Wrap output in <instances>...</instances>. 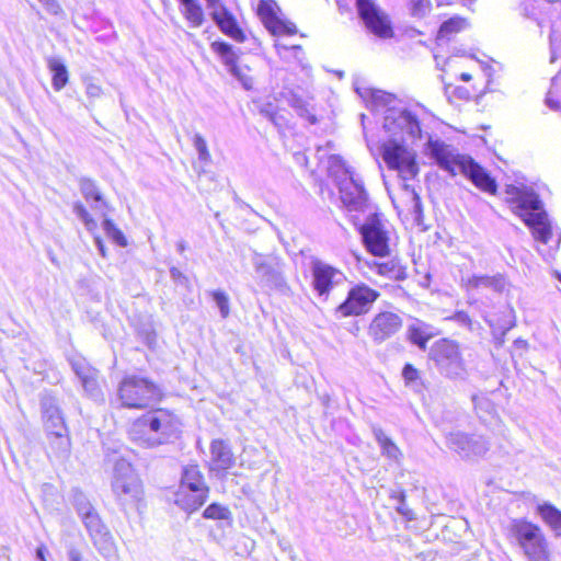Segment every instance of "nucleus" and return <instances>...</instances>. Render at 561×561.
Returning a JSON list of instances; mask_svg holds the SVG:
<instances>
[{
  "instance_id": "obj_1",
  "label": "nucleus",
  "mask_w": 561,
  "mask_h": 561,
  "mask_svg": "<svg viewBox=\"0 0 561 561\" xmlns=\"http://www.w3.org/2000/svg\"><path fill=\"white\" fill-rule=\"evenodd\" d=\"M426 152L442 170L451 176L458 173L463 174L478 188L490 194L496 192L495 180L470 156L461 154L453 146L432 138L426 144Z\"/></svg>"
},
{
  "instance_id": "obj_2",
  "label": "nucleus",
  "mask_w": 561,
  "mask_h": 561,
  "mask_svg": "<svg viewBox=\"0 0 561 561\" xmlns=\"http://www.w3.org/2000/svg\"><path fill=\"white\" fill-rule=\"evenodd\" d=\"M70 502L100 556L105 561H118L119 556L113 536L88 496L81 490L73 488Z\"/></svg>"
},
{
  "instance_id": "obj_3",
  "label": "nucleus",
  "mask_w": 561,
  "mask_h": 561,
  "mask_svg": "<svg viewBox=\"0 0 561 561\" xmlns=\"http://www.w3.org/2000/svg\"><path fill=\"white\" fill-rule=\"evenodd\" d=\"M179 419L168 410L157 409L135 420L129 430L130 439L144 447H154L165 443L180 432Z\"/></svg>"
},
{
  "instance_id": "obj_4",
  "label": "nucleus",
  "mask_w": 561,
  "mask_h": 561,
  "mask_svg": "<svg viewBox=\"0 0 561 561\" xmlns=\"http://www.w3.org/2000/svg\"><path fill=\"white\" fill-rule=\"evenodd\" d=\"M506 192L514 213L531 229L535 239L548 243L552 236L551 225L538 194L529 187L514 185Z\"/></svg>"
},
{
  "instance_id": "obj_5",
  "label": "nucleus",
  "mask_w": 561,
  "mask_h": 561,
  "mask_svg": "<svg viewBox=\"0 0 561 561\" xmlns=\"http://www.w3.org/2000/svg\"><path fill=\"white\" fill-rule=\"evenodd\" d=\"M111 488L117 505L126 516L131 512L141 513L146 507L142 481L124 458L115 461Z\"/></svg>"
},
{
  "instance_id": "obj_6",
  "label": "nucleus",
  "mask_w": 561,
  "mask_h": 561,
  "mask_svg": "<svg viewBox=\"0 0 561 561\" xmlns=\"http://www.w3.org/2000/svg\"><path fill=\"white\" fill-rule=\"evenodd\" d=\"M507 538L528 561H550L549 543L538 525L524 518L512 519L507 526Z\"/></svg>"
},
{
  "instance_id": "obj_7",
  "label": "nucleus",
  "mask_w": 561,
  "mask_h": 561,
  "mask_svg": "<svg viewBox=\"0 0 561 561\" xmlns=\"http://www.w3.org/2000/svg\"><path fill=\"white\" fill-rule=\"evenodd\" d=\"M161 389L151 380L138 376L125 377L117 389L121 405L128 409H146L160 401Z\"/></svg>"
},
{
  "instance_id": "obj_8",
  "label": "nucleus",
  "mask_w": 561,
  "mask_h": 561,
  "mask_svg": "<svg viewBox=\"0 0 561 561\" xmlns=\"http://www.w3.org/2000/svg\"><path fill=\"white\" fill-rule=\"evenodd\" d=\"M428 357L438 373L450 380H465L468 370L459 344L453 340L440 339L433 343Z\"/></svg>"
},
{
  "instance_id": "obj_9",
  "label": "nucleus",
  "mask_w": 561,
  "mask_h": 561,
  "mask_svg": "<svg viewBox=\"0 0 561 561\" xmlns=\"http://www.w3.org/2000/svg\"><path fill=\"white\" fill-rule=\"evenodd\" d=\"M332 163H340L342 175L337 178L340 198L350 211H364L368 204V194L362 181L355 178L353 171L346 168L339 156H331Z\"/></svg>"
},
{
  "instance_id": "obj_10",
  "label": "nucleus",
  "mask_w": 561,
  "mask_h": 561,
  "mask_svg": "<svg viewBox=\"0 0 561 561\" xmlns=\"http://www.w3.org/2000/svg\"><path fill=\"white\" fill-rule=\"evenodd\" d=\"M310 272L312 277L311 287L317 296L324 301L329 299L334 289L347 283V277L343 271L318 257L311 259Z\"/></svg>"
},
{
  "instance_id": "obj_11",
  "label": "nucleus",
  "mask_w": 561,
  "mask_h": 561,
  "mask_svg": "<svg viewBox=\"0 0 561 561\" xmlns=\"http://www.w3.org/2000/svg\"><path fill=\"white\" fill-rule=\"evenodd\" d=\"M399 139L391 138L381 147L382 159L389 169L398 171L404 181L415 178L419 173V165L415 161V153L409 150Z\"/></svg>"
},
{
  "instance_id": "obj_12",
  "label": "nucleus",
  "mask_w": 561,
  "mask_h": 561,
  "mask_svg": "<svg viewBox=\"0 0 561 561\" xmlns=\"http://www.w3.org/2000/svg\"><path fill=\"white\" fill-rule=\"evenodd\" d=\"M383 129L399 141L421 138L420 122L407 108L388 107L383 114Z\"/></svg>"
},
{
  "instance_id": "obj_13",
  "label": "nucleus",
  "mask_w": 561,
  "mask_h": 561,
  "mask_svg": "<svg viewBox=\"0 0 561 561\" xmlns=\"http://www.w3.org/2000/svg\"><path fill=\"white\" fill-rule=\"evenodd\" d=\"M380 294L364 283L351 287L347 296L334 310L337 318L358 317L366 314L379 298Z\"/></svg>"
},
{
  "instance_id": "obj_14",
  "label": "nucleus",
  "mask_w": 561,
  "mask_h": 561,
  "mask_svg": "<svg viewBox=\"0 0 561 561\" xmlns=\"http://www.w3.org/2000/svg\"><path fill=\"white\" fill-rule=\"evenodd\" d=\"M356 8L359 18L370 33L383 39L393 36L389 15L375 0H356Z\"/></svg>"
},
{
  "instance_id": "obj_15",
  "label": "nucleus",
  "mask_w": 561,
  "mask_h": 561,
  "mask_svg": "<svg viewBox=\"0 0 561 561\" xmlns=\"http://www.w3.org/2000/svg\"><path fill=\"white\" fill-rule=\"evenodd\" d=\"M359 232L369 253L375 256H387L389 254L388 231L385 229V226L377 214H370L367 217L365 224L362 225Z\"/></svg>"
},
{
  "instance_id": "obj_16",
  "label": "nucleus",
  "mask_w": 561,
  "mask_h": 561,
  "mask_svg": "<svg viewBox=\"0 0 561 561\" xmlns=\"http://www.w3.org/2000/svg\"><path fill=\"white\" fill-rule=\"evenodd\" d=\"M507 286L506 278L502 274L495 275H472L461 278V287L468 296V304L473 305L479 295L495 293L502 294Z\"/></svg>"
},
{
  "instance_id": "obj_17",
  "label": "nucleus",
  "mask_w": 561,
  "mask_h": 561,
  "mask_svg": "<svg viewBox=\"0 0 561 561\" xmlns=\"http://www.w3.org/2000/svg\"><path fill=\"white\" fill-rule=\"evenodd\" d=\"M402 318L398 313L381 311L369 323L368 335L374 343L381 344L396 335L402 329Z\"/></svg>"
},
{
  "instance_id": "obj_18",
  "label": "nucleus",
  "mask_w": 561,
  "mask_h": 561,
  "mask_svg": "<svg viewBox=\"0 0 561 561\" xmlns=\"http://www.w3.org/2000/svg\"><path fill=\"white\" fill-rule=\"evenodd\" d=\"M446 439L448 447L461 457L482 456L489 449V443L482 436L450 432Z\"/></svg>"
},
{
  "instance_id": "obj_19",
  "label": "nucleus",
  "mask_w": 561,
  "mask_h": 561,
  "mask_svg": "<svg viewBox=\"0 0 561 561\" xmlns=\"http://www.w3.org/2000/svg\"><path fill=\"white\" fill-rule=\"evenodd\" d=\"M210 48L219 56L221 61L228 68V71L242 84V87L245 90H251L253 87V79L238 66L237 61L239 56L232 45L222 41H215L210 44Z\"/></svg>"
},
{
  "instance_id": "obj_20",
  "label": "nucleus",
  "mask_w": 561,
  "mask_h": 561,
  "mask_svg": "<svg viewBox=\"0 0 561 561\" xmlns=\"http://www.w3.org/2000/svg\"><path fill=\"white\" fill-rule=\"evenodd\" d=\"M251 262L257 277L264 285L278 289L286 287V280L278 263L270 262L263 254L257 252L253 253Z\"/></svg>"
},
{
  "instance_id": "obj_21",
  "label": "nucleus",
  "mask_w": 561,
  "mask_h": 561,
  "mask_svg": "<svg viewBox=\"0 0 561 561\" xmlns=\"http://www.w3.org/2000/svg\"><path fill=\"white\" fill-rule=\"evenodd\" d=\"M71 367L80 379L85 393L93 400L102 399V391L98 381V370L92 368L83 358L71 360Z\"/></svg>"
},
{
  "instance_id": "obj_22",
  "label": "nucleus",
  "mask_w": 561,
  "mask_h": 561,
  "mask_svg": "<svg viewBox=\"0 0 561 561\" xmlns=\"http://www.w3.org/2000/svg\"><path fill=\"white\" fill-rule=\"evenodd\" d=\"M209 14L224 34L238 43H243L245 41V35L238 25L236 18L224 3L209 10Z\"/></svg>"
},
{
  "instance_id": "obj_23",
  "label": "nucleus",
  "mask_w": 561,
  "mask_h": 561,
  "mask_svg": "<svg viewBox=\"0 0 561 561\" xmlns=\"http://www.w3.org/2000/svg\"><path fill=\"white\" fill-rule=\"evenodd\" d=\"M407 340L421 351L427 348V342L437 335L435 328L417 318H411L407 324Z\"/></svg>"
},
{
  "instance_id": "obj_24",
  "label": "nucleus",
  "mask_w": 561,
  "mask_h": 561,
  "mask_svg": "<svg viewBox=\"0 0 561 561\" xmlns=\"http://www.w3.org/2000/svg\"><path fill=\"white\" fill-rule=\"evenodd\" d=\"M234 462L229 444L222 439H214L210 444V470L227 471L234 466Z\"/></svg>"
},
{
  "instance_id": "obj_25",
  "label": "nucleus",
  "mask_w": 561,
  "mask_h": 561,
  "mask_svg": "<svg viewBox=\"0 0 561 561\" xmlns=\"http://www.w3.org/2000/svg\"><path fill=\"white\" fill-rule=\"evenodd\" d=\"M207 499L208 494L203 490H199V492L178 490L174 494L175 505L188 514L196 512L202 507Z\"/></svg>"
},
{
  "instance_id": "obj_26",
  "label": "nucleus",
  "mask_w": 561,
  "mask_h": 561,
  "mask_svg": "<svg viewBox=\"0 0 561 561\" xmlns=\"http://www.w3.org/2000/svg\"><path fill=\"white\" fill-rule=\"evenodd\" d=\"M179 490H191L192 492L203 490L206 494H209V488L197 465H190L183 469Z\"/></svg>"
},
{
  "instance_id": "obj_27",
  "label": "nucleus",
  "mask_w": 561,
  "mask_h": 561,
  "mask_svg": "<svg viewBox=\"0 0 561 561\" xmlns=\"http://www.w3.org/2000/svg\"><path fill=\"white\" fill-rule=\"evenodd\" d=\"M371 431L375 439L377 440L380 447L381 455L399 465L402 460L403 455L400 448L397 446V444L389 436L386 435L381 427L373 425Z\"/></svg>"
},
{
  "instance_id": "obj_28",
  "label": "nucleus",
  "mask_w": 561,
  "mask_h": 561,
  "mask_svg": "<svg viewBox=\"0 0 561 561\" xmlns=\"http://www.w3.org/2000/svg\"><path fill=\"white\" fill-rule=\"evenodd\" d=\"M376 272L389 279L404 280L408 277L407 266L402 265L400 260L391 259L386 262H374Z\"/></svg>"
},
{
  "instance_id": "obj_29",
  "label": "nucleus",
  "mask_w": 561,
  "mask_h": 561,
  "mask_svg": "<svg viewBox=\"0 0 561 561\" xmlns=\"http://www.w3.org/2000/svg\"><path fill=\"white\" fill-rule=\"evenodd\" d=\"M47 68L53 75L51 85L54 90L60 91L66 87L69 80V75L66 65L56 57H48L46 59Z\"/></svg>"
},
{
  "instance_id": "obj_30",
  "label": "nucleus",
  "mask_w": 561,
  "mask_h": 561,
  "mask_svg": "<svg viewBox=\"0 0 561 561\" xmlns=\"http://www.w3.org/2000/svg\"><path fill=\"white\" fill-rule=\"evenodd\" d=\"M79 188L88 203H95V205L92 206L93 208L98 209L106 206V203L103 201V195L93 180L81 178L79 180Z\"/></svg>"
},
{
  "instance_id": "obj_31",
  "label": "nucleus",
  "mask_w": 561,
  "mask_h": 561,
  "mask_svg": "<svg viewBox=\"0 0 561 561\" xmlns=\"http://www.w3.org/2000/svg\"><path fill=\"white\" fill-rule=\"evenodd\" d=\"M182 13L192 27H199L205 21L203 8L198 0H179Z\"/></svg>"
},
{
  "instance_id": "obj_32",
  "label": "nucleus",
  "mask_w": 561,
  "mask_h": 561,
  "mask_svg": "<svg viewBox=\"0 0 561 561\" xmlns=\"http://www.w3.org/2000/svg\"><path fill=\"white\" fill-rule=\"evenodd\" d=\"M537 513L557 536H561V511L550 503H543L537 506Z\"/></svg>"
},
{
  "instance_id": "obj_33",
  "label": "nucleus",
  "mask_w": 561,
  "mask_h": 561,
  "mask_svg": "<svg viewBox=\"0 0 561 561\" xmlns=\"http://www.w3.org/2000/svg\"><path fill=\"white\" fill-rule=\"evenodd\" d=\"M49 447L58 459H65L70 454V439L68 432H55V434H48Z\"/></svg>"
},
{
  "instance_id": "obj_34",
  "label": "nucleus",
  "mask_w": 561,
  "mask_h": 561,
  "mask_svg": "<svg viewBox=\"0 0 561 561\" xmlns=\"http://www.w3.org/2000/svg\"><path fill=\"white\" fill-rule=\"evenodd\" d=\"M363 98L369 96L373 106L375 110L385 108L388 110V107H396L393 103L396 102V96L393 94L387 93L381 90H373V89H366L365 93L359 92V89L356 90Z\"/></svg>"
},
{
  "instance_id": "obj_35",
  "label": "nucleus",
  "mask_w": 561,
  "mask_h": 561,
  "mask_svg": "<svg viewBox=\"0 0 561 561\" xmlns=\"http://www.w3.org/2000/svg\"><path fill=\"white\" fill-rule=\"evenodd\" d=\"M468 26L466 19L460 16H453L443 22L438 30V38H449L450 35L465 30Z\"/></svg>"
},
{
  "instance_id": "obj_36",
  "label": "nucleus",
  "mask_w": 561,
  "mask_h": 561,
  "mask_svg": "<svg viewBox=\"0 0 561 561\" xmlns=\"http://www.w3.org/2000/svg\"><path fill=\"white\" fill-rule=\"evenodd\" d=\"M275 2L272 0H261L257 5V14L260 15L265 27L271 31L272 26L278 21L274 7Z\"/></svg>"
},
{
  "instance_id": "obj_37",
  "label": "nucleus",
  "mask_w": 561,
  "mask_h": 561,
  "mask_svg": "<svg viewBox=\"0 0 561 561\" xmlns=\"http://www.w3.org/2000/svg\"><path fill=\"white\" fill-rule=\"evenodd\" d=\"M41 407L44 420L54 417L55 415H61V411L57 399L50 393H44L41 398Z\"/></svg>"
},
{
  "instance_id": "obj_38",
  "label": "nucleus",
  "mask_w": 561,
  "mask_h": 561,
  "mask_svg": "<svg viewBox=\"0 0 561 561\" xmlns=\"http://www.w3.org/2000/svg\"><path fill=\"white\" fill-rule=\"evenodd\" d=\"M390 499L396 500L398 505L396 506V511L405 517L408 520H413L415 515L411 508L407 505V495L403 490H391Z\"/></svg>"
},
{
  "instance_id": "obj_39",
  "label": "nucleus",
  "mask_w": 561,
  "mask_h": 561,
  "mask_svg": "<svg viewBox=\"0 0 561 561\" xmlns=\"http://www.w3.org/2000/svg\"><path fill=\"white\" fill-rule=\"evenodd\" d=\"M103 230L105 231L106 236L112 239L117 245L119 247H126L127 240L124 236V233L116 227V225L111 220L105 218L103 220Z\"/></svg>"
},
{
  "instance_id": "obj_40",
  "label": "nucleus",
  "mask_w": 561,
  "mask_h": 561,
  "mask_svg": "<svg viewBox=\"0 0 561 561\" xmlns=\"http://www.w3.org/2000/svg\"><path fill=\"white\" fill-rule=\"evenodd\" d=\"M203 517L207 519H230L231 512L221 504L211 503L203 512Z\"/></svg>"
},
{
  "instance_id": "obj_41",
  "label": "nucleus",
  "mask_w": 561,
  "mask_h": 561,
  "mask_svg": "<svg viewBox=\"0 0 561 561\" xmlns=\"http://www.w3.org/2000/svg\"><path fill=\"white\" fill-rule=\"evenodd\" d=\"M402 377L408 386L413 387L416 391L421 390L422 382L420 371L412 364L404 365Z\"/></svg>"
},
{
  "instance_id": "obj_42",
  "label": "nucleus",
  "mask_w": 561,
  "mask_h": 561,
  "mask_svg": "<svg viewBox=\"0 0 561 561\" xmlns=\"http://www.w3.org/2000/svg\"><path fill=\"white\" fill-rule=\"evenodd\" d=\"M73 213L84 224L89 231H94L98 228L96 221L91 217L82 203L77 202L73 204Z\"/></svg>"
},
{
  "instance_id": "obj_43",
  "label": "nucleus",
  "mask_w": 561,
  "mask_h": 561,
  "mask_svg": "<svg viewBox=\"0 0 561 561\" xmlns=\"http://www.w3.org/2000/svg\"><path fill=\"white\" fill-rule=\"evenodd\" d=\"M193 146L197 151L198 160L205 164L210 162V153L205 138L201 134H195L193 137Z\"/></svg>"
},
{
  "instance_id": "obj_44",
  "label": "nucleus",
  "mask_w": 561,
  "mask_h": 561,
  "mask_svg": "<svg viewBox=\"0 0 561 561\" xmlns=\"http://www.w3.org/2000/svg\"><path fill=\"white\" fill-rule=\"evenodd\" d=\"M83 85L85 89V94L90 100L94 101L102 96L103 89L92 77H84Z\"/></svg>"
},
{
  "instance_id": "obj_45",
  "label": "nucleus",
  "mask_w": 561,
  "mask_h": 561,
  "mask_svg": "<svg viewBox=\"0 0 561 561\" xmlns=\"http://www.w3.org/2000/svg\"><path fill=\"white\" fill-rule=\"evenodd\" d=\"M270 32L272 35H275V36L284 35V34L294 35L297 33V27L291 22H287V21H283L280 19H278V21L275 23L274 26H272Z\"/></svg>"
},
{
  "instance_id": "obj_46",
  "label": "nucleus",
  "mask_w": 561,
  "mask_h": 561,
  "mask_svg": "<svg viewBox=\"0 0 561 561\" xmlns=\"http://www.w3.org/2000/svg\"><path fill=\"white\" fill-rule=\"evenodd\" d=\"M211 296L217 307L219 308L221 317L224 319L227 318L230 312L229 297L227 296V294L221 290H216L213 291Z\"/></svg>"
},
{
  "instance_id": "obj_47",
  "label": "nucleus",
  "mask_w": 561,
  "mask_h": 561,
  "mask_svg": "<svg viewBox=\"0 0 561 561\" xmlns=\"http://www.w3.org/2000/svg\"><path fill=\"white\" fill-rule=\"evenodd\" d=\"M45 427L48 434H55V432H68L62 414L55 415L54 417L46 420Z\"/></svg>"
},
{
  "instance_id": "obj_48",
  "label": "nucleus",
  "mask_w": 561,
  "mask_h": 561,
  "mask_svg": "<svg viewBox=\"0 0 561 561\" xmlns=\"http://www.w3.org/2000/svg\"><path fill=\"white\" fill-rule=\"evenodd\" d=\"M451 319L456 321L458 324L466 327L471 332L480 329V324L478 322H473L466 311L455 312Z\"/></svg>"
},
{
  "instance_id": "obj_49",
  "label": "nucleus",
  "mask_w": 561,
  "mask_h": 561,
  "mask_svg": "<svg viewBox=\"0 0 561 561\" xmlns=\"http://www.w3.org/2000/svg\"><path fill=\"white\" fill-rule=\"evenodd\" d=\"M290 104L294 108H296L297 113L301 117H306L311 124L317 123V117L314 115L310 114V112L307 108L306 103L301 99L294 96Z\"/></svg>"
},
{
  "instance_id": "obj_50",
  "label": "nucleus",
  "mask_w": 561,
  "mask_h": 561,
  "mask_svg": "<svg viewBox=\"0 0 561 561\" xmlns=\"http://www.w3.org/2000/svg\"><path fill=\"white\" fill-rule=\"evenodd\" d=\"M411 13L414 16H424L430 8L428 0H410Z\"/></svg>"
},
{
  "instance_id": "obj_51",
  "label": "nucleus",
  "mask_w": 561,
  "mask_h": 561,
  "mask_svg": "<svg viewBox=\"0 0 561 561\" xmlns=\"http://www.w3.org/2000/svg\"><path fill=\"white\" fill-rule=\"evenodd\" d=\"M403 187H404L405 191L411 192V194H412V202H413V213L416 216H420L422 214V203H421V198H420L419 194L409 184H404Z\"/></svg>"
},
{
  "instance_id": "obj_52",
  "label": "nucleus",
  "mask_w": 561,
  "mask_h": 561,
  "mask_svg": "<svg viewBox=\"0 0 561 561\" xmlns=\"http://www.w3.org/2000/svg\"><path fill=\"white\" fill-rule=\"evenodd\" d=\"M48 13L58 15L62 12V9L57 0H38Z\"/></svg>"
},
{
  "instance_id": "obj_53",
  "label": "nucleus",
  "mask_w": 561,
  "mask_h": 561,
  "mask_svg": "<svg viewBox=\"0 0 561 561\" xmlns=\"http://www.w3.org/2000/svg\"><path fill=\"white\" fill-rule=\"evenodd\" d=\"M170 276L176 284L186 285L188 283L187 277L176 267L170 268Z\"/></svg>"
},
{
  "instance_id": "obj_54",
  "label": "nucleus",
  "mask_w": 561,
  "mask_h": 561,
  "mask_svg": "<svg viewBox=\"0 0 561 561\" xmlns=\"http://www.w3.org/2000/svg\"><path fill=\"white\" fill-rule=\"evenodd\" d=\"M260 113L266 117L272 123L276 124V112L274 111L272 104H265L261 106Z\"/></svg>"
},
{
  "instance_id": "obj_55",
  "label": "nucleus",
  "mask_w": 561,
  "mask_h": 561,
  "mask_svg": "<svg viewBox=\"0 0 561 561\" xmlns=\"http://www.w3.org/2000/svg\"><path fill=\"white\" fill-rule=\"evenodd\" d=\"M68 560L69 561H83V558H82L81 552L78 549L71 548L68 551Z\"/></svg>"
},
{
  "instance_id": "obj_56",
  "label": "nucleus",
  "mask_w": 561,
  "mask_h": 561,
  "mask_svg": "<svg viewBox=\"0 0 561 561\" xmlns=\"http://www.w3.org/2000/svg\"><path fill=\"white\" fill-rule=\"evenodd\" d=\"M94 243H95L99 252L101 253V255L105 256V247H104V243H103L102 239L100 237H95L94 238Z\"/></svg>"
},
{
  "instance_id": "obj_57",
  "label": "nucleus",
  "mask_w": 561,
  "mask_h": 561,
  "mask_svg": "<svg viewBox=\"0 0 561 561\" xmlns=\"http://www.w3.org/2000/svg\"><path fill=\"white\" fill-rule=\"evenodd\" d=\"M0 561H10L9 548L5 546L0 547Z\"/></svg>"
},
{
  "instance_id": "obj_58",
  "label": "nucleus",
  "mask_w": 561,
  "mask_h": 561,
  "mask_svg": "<svg viewBox=\"0 0 561 561\" xmlns=\"http://www.w3.org/2000/svg\"><path fill=\"white\" fill-rule=\"evenodd\" d=\"M546 103L552 110H558L560 107V104L557 101H554L550 95L547 96Z\"/></svg>"
},
{
  "instance_id": "obj_59",
  "label": "nucleus",
  "mask_w": 561,
  "mask_h": 561,
  "mask_svg": "<svg viewBox=\"0 0 561 561\" xmlns=\"http://www.w3.org/2000/svg\"><path fill=\"white\" fill-rule=\"evenodd\" d=\"M207 9H215L217 5L222 4L221 0H205Z\"/></svg>"
},
{
  "instance_id": "obj_60",
  "label": "nucleus",
  "mask_w": 561,
  "mask_h": 561,
  "mask_svg": "<svg viewBox=\"0 0 561 561\" xmlns=\"http://www.w3.org/2000/svg\"><path fill=\"white\" fill-rule=\"evenodd\" d=\"M45 552H46V549L44 547H38L36 549V557H37V559L41 560V561H46Z\"/></svg>"
},
{
  "instance_id": "obj_61",
  "label": "nucleus",
  "mask_w": 561,
  "mask_h": 561,
  "mask_svg": "<svg viewBox=\"0 0 561 561\" xmlns=\"http://www.w3.org/2000/svg\"><path fill=\"white\" fill-rule=\"evenodd\" d=\"M176 250L180 254H182L186 250V243L184 241H179L176 243Z\"/></svg>"
},
{
  "instance_id": "obj_62",
  "label": "nucleus",
  "mask_w": 561,
  "mask_h": 561,
  "mask_svg": "<svg viewBox=\"0 0 561 561\" xmlns=\"http://www.w3.org/2000/svg\"><path fill=\"white\" fill-rule=\"evenodd\" d=\"M471 75L470 73H467V72H462L460 75V79L463 81V82H469L471 80Z\"/></svg>"
},
{
  "instance_id": "obj_63",
  "label": "nucleus",
  "mask_w": 561,
  "mask_h": 561,
  "mask_svg": "<svg viewBox=\"0 0 561 561\" xmlns=\"http://www.w3.org/2000/svg\"><path fill=\"white\" fill-rule=\"evenodd\" d=\"M438 5L451 4L453 0H437Z\"/></svg>"
},
{
  "instance_id": "obj_64",
  "label": "nucleus",
  "mask_w": 561,
  "mask_h": 561,
  "mask_svg": "<svg viewBox=\"0 0 561 561\" xmlns=\"http://www.w3.org/2000/svg\"><path fill=\"white\" fill-rule=\"evenodd\" d=\"M511 329V325L508 328H506L503 332H502V336L505 335L506 331Z\"/></svg>"
}]
</instances>
